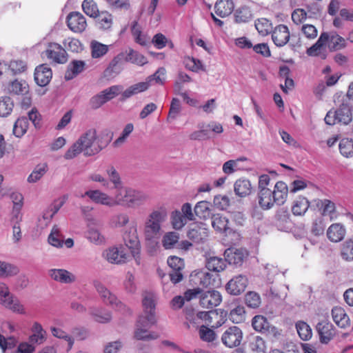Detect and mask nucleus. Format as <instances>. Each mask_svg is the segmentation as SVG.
I'll return each instance as SVG.
<instances>
[{
	"instance_id": "nucleus-64",
	"label": "nucleus",
	"mask_w": 353,
	"mask_h": 353,
	"mask_svg": "<svg viewBox=\"0 0 353 353\" xmlns=\"http://www.w3.org/2000/svg\"><path fill=\"white\" fill-rule=\"evenodd\" d=\"M216 339V334L212 328L205 325H200V339L208 343L213 342Z\"/></svg>"
},
{
	"instance_id": "nucleus-57",
	"label": "nucleus",
	"mask_w": 353,
	"mask_h": 353,
	"mask_svg": "<svg viewBox=\"0 0 353 353\" xmlns=\"http://www.w3.org/2000/svg\"><path fill=\"white\" fill-rule=\"evenodd\" d=\"M341 255L346 261H353V240L352 239L345 241L341 245Z\"/></svg>"
},
{
	"instance_id": "nucleus-25",
	"label": "nucleus",
	"mask_w": 353,
	"mask_h": 353,
	"mask_svg": "<svg viewBox=\"0 0 353 353\" xmlns=\"http://www.w3.org/2000/svg\"><path fill=\"white\" fill-rule=\"evenodd\" d=\"M84 195L88 196L95 203L110 208L114 206L113 197L99 190H88Z\"/></svg>"
},
{
	"instance_id": "nucleus-10",
	"label": "nucleus",
	"mask_w": 353,
	"mask_h": 353,
	"mask_svg": "<svg viewBox=\"0 0 353 353\" xmlns=\"http://www.w3.org/2000/svg\"><path fill=\"white\" fill-rule=\"evenodd\" d=\"M94 286L105 303L110 305L117 310H125V305L121 301H119L117 297L114 294H112L102 283L99 281H94Z\"/></svg>"
},
{
	"instance_id": "nucleus-54",
	"label": "nucleus",
	"mask_w": 353,
	"mask_h": 353,
	"mask_svg": "<svg viewBox=\"0 0 353 353\" xmlns=\"http://www.w3.org/2000/svg\"><path fill=\"white\" fill-rule=\"evenodd\" d=\"M234 17L237 23H247L252 19V13L250 7L242 6L236 10Z\"/></svg>"
},
{
	"instance_id": "nucleus-52",
	"label": "nucleus",
	"mask_w": 353,
	"mask_h": 353,
	"mask_svg": "<svg viewBox=\"0 0 353 353\" xmlns=\"http://www.w3.org/2000/svg\"><path fill=\"white\" fill-rule=\"evenodd\" d=\"M109 47L97 41H92L90 43L91 56L93 59H99L108 52Z\"/></svg>"
},
{
	"instance_id": "nucleus-20",
	"label": "nucleus",
	"mask_w": 353,
	"mask_h": 353,
	"mask_svg": "<svg viewBox=\"0 0 353 353\" xmlns=\"http://www.w3.org/2000/svg\"><path fill=\"white\" fill-rule=\"evenodd\" d=\"M314 203L323 216H329L332 221L337 217L336 206L334 202L330 199H314Z\"/></svg>"
},
{
	"instance_id": "nucleus-22",
	"label": "nucleus",
	"mask_w": 353,
	"mask_h": 353,
	"mask_svg": "<svg viewBox=\"0 0 353 353\" xmlns=\"http://www.w3.org/2000/svg\"><path fill=\"white\" fill-rule=\"evenodd\" d=\"M252 325L254 330L258 332L265 334L276 335L277 330L272 326L268 319L262 315H256L252 320Z\"/></svg>"
},
{
	"instance_id": "nucleus-23",
	"label": "nucleus",
	"mask_w": 353,
	"mask_h": 353,
	"mask_svg": "<svg viewBox=\"0 0 353 353\" xmlns=\"http://www.w3.org/2000/svg\"><path fill=\"white\" fill-rule=\"evenodd\" d=\"M248 283L245 276L238 275L232 278L226 285V290L233 295H239L245 290Z\"/></svg>"
},
{
	"instance_id": "nucleus-7",
	"label": "nucleus",
	"mask_w": 353,
	"mask_h": 353,
	"mask_svg": "<svg viewBox=\"0 0 353 353\" xmlns=\"http://www.w3.org/2000/svg\"><path fill=\"white\" fill-rule=\"evenodd\" d=\"M123 86L114 85L104 89L90 100V105L92 109H98L103 104L117 97L122 91Z\"/></svg>"
},
{
	"instance_id": "nucleus-21",
	"label": "nucleus",
	"mask_w": 353,
	"mask_h": 353,
	"mask_svg": "<svg viewBox=\"0 0 353 353\" xmlns=\"http://www.w3.org/2000/svg\"><path fill=\"white\" fill-rule=\"evenodd\" d=\"M48 274L51 279L63 284H70L76 281V276L65 269L52 268Z\"/></svg>"
},
{
	"instance_id": "nucleus-55",
	"label": "nucleus",
	"mask_w": 353,
	"mask_h": 353,
	"mask_svg": "<svg viewBox=\"0 0 353 353\" xmlns=\"http://www.w3.org/2000/svg\"><path fill=\"white\" fill-rule=\"evenodd\" d=\"M255 28L262 36H266L273 30L272 23L265 18L258 19L255 21Z\"/></svg>"
},
{
	"instance_id": "nucleus-59",
	"label": "nucleus",
	"mask_w": 353,
	"mask_h": 353,
	"mask_svg": "<svg viewBox=\"0 0 353 353\" xmlns=\"http://www.w3.org/2000/svg\"><path fill=\"white\" fill-rule=\"evenodd\" d=\"M245 311L242 305H237L231 310L229 314L230 320L234 323H239L245 320Z\"/></svg>"
},
{
	"instance_id": "nucleus-43",
	"label": "nucleus",
	"mask_w": 353,
	"mask_h": 353,
	"mask_svg": "<svg viewBox=\"0 0 353 353\" xmlns=\"http://www.w3.org/2000/svg\"><path fill=\"white\" fill-rule=\"evenodd\" d=\"M20 272L19 268L13 263L0 261V278H10L17 276Z\"/></svg>"
},
{
	"instance_id": "nucleus-31",
	"label": "nucleus",
	"mask_w": 353,
	"mask_h": 353,
	"mask_svg": "<svg viewBox=\"0 0 353 353\" xmlns=\"http://www.w3.org/2000/svg\"><path fill=\"white\" fill-rule=\"evenodd\" d=\"M31 332L32 334L28 339L30 343L41 345L46 341V331L43 328L40 323L37 321L33 322L31 327Z\"/></svg>"
},
{
	"instance_id": "nucleus-18",
	"label": "nucleus",
	"mask_w": 353,
	"mask_h": 353,
	"mask_svg": "<svg viewBox=\"0 0 353 353\" xmlns=\"http://www.w3.org/2000/svg\"><path fill=\"white\" fill-rule=\"evenodd\" d=\"M99 223L87 225L85 238L95 245H102L106 243V238L99 228Z\"/></svg>"
},
{
	"instance_id": "nucleus-63",
	"label": "nucleus",
	"mask_w": 353,
	"mask_h": 353,
	"mask_svg": "<svg viewBox=\"0 0 353 353\" xmlns=\"http://www.w3.org/2000/svg\"><path fill=\"white\" fill-rule=\"evenodd\" d=\"M131 32L137 43L141 46H144L147 43V39L145 35L142 34L141 28L138 22L134 21L131 26Z\"/></svg>"
},
{
	"instance_id": "nucleus-60",
	"label": "nucleus",
	"mask_w": 353,
	"mask_h": 353,
	"mask_svg": "<svg viewBox=\"0 0 353 353\" xmlns=\"http://www.w3.org/2000/svg\"><path fill=\"white\" fill-rule=\"evenodd\" d=\"M296 328L299 336L302 340L307 341L312 337V330L307 323L299 321L296 324Z\"/></svg>"
},
{
	"instance_id": "nucleus-39",
	"label": "nucleus",
	"mask_w": 353,
	"mask_h": 353,
	"mask_svg": "<svg viewBox=\"0 0 353 353\" xmlns=\"http://www.w3.org/2000/svg\"><path fill=\"white\" fill-rule=\"evenodd\" d=\"M310 203L308 199L304 196L297 197L292 203L291 210L292 214L296 216H303L308 208Z\"/></svg>"
},
{
	"instance_id": "nucleus-5",
	"label": "nucleus",
	"mask_w": 353,
	"mask_h": 353,
	"mask_svg": "<svg viewBox=\"0 0 353 353\" xmlns=\"http://www.w3.org/2000/svg\"><path fill=\"white\" fill-rule=\"evenodd\" d=\"M156 316L150 314L149 316H139L136 323L134 336L137 340L150 341L157 339L159 336L150 332V328L157 323Z\"/></svg>"
},
{
	"instance_id": "nucleus-38",
	"label": "nucleus",
	"mask_w": 353,
	"mask_h": 353,
	"mask_svg": "<svg viewBox=\"0 0 353 353\" xmlns=\"http://www.w3.org/2000/svg\"><path fill=\"white\" fill-rule=\"evenodd\" d=\"M332 316L333 321L339 327L345 328L350 325V318L341 307H334L332 310Z\"/></svg>"
},
{
	"instance_id": "nucleus-27",
	"label": "nucleus",
	"mask_w": 353,
	"mask_h": 353,
	"mask_svg": "<svg viewBox=\"0 0 353 353\" xmlns=\"http://www.w3.org/2000/svg\"><path fill=\"white\" fill-rule=\"evenodd\" d=\"M52 77L51 68L47 64L37 66L34 70V80L37 85L43 87L47 85Z\"/></svg>"
},
{
	"instance_id": "nucleus-62",
	"label": "nucleus",
	"mask_w": 353,
	"mask_h": 353,
	"mask_svg": "<svg viewBox=\"0 0 353 353\" xmlns=\"http://www.w3.org/2000/svg\"><path fill=\"white\" fill-rule=\"evenodd\" d=\"M339 150L343 157H352L353 156V140L343 139L339 143Z\"/></svg>"
},
{
	"instance_id": "nucleus-35",
	"label": "nucleus",
	"mask_w": 353,
	"mask_h": 353,
	"mask_svg": "<svg viewBox=\"0 0 353 353\" xmlns=\"http://www.w3.org/2000/svg\"><path fill=\"white\" fill-rule=\"evenodd\" d=\"M149 88L148 82H139L135 84H133L123 90L122 89L121 94V100L125 101L127 99L132 97V96L141 93L142 92L145 91Z\"/></svg>"
},
{
	"instance_id": "nucleus-41",
	"label": "nucleus",
	"mask_w": 353,
	"mask_h": 353,
	"mask_svg": "<svg viewBox=\"0 0 353 353\" xmlns=\"http://www.w3.org/2000/svg\"><path fill=\"white\" fill-rule=\"evenodd\" d=\"M328 39V33L322 32L316 41L310 48H307L306 52L308 56L316 57L321 54V51L325 48Z\"/></svg>"
},
{
	"instance_id": "nucleus-36",
	"label": "nucleus",
	"mask_w": 353,
	"mask_h": 353,
	"mask_svg": "<svg viewBox=\"0 0 353 353\" xmlns=\"http://www.w3.org/2000/svg\"><path fill=\"white\" fill-rule=\"evenodd\" d=\"M211 225L212 228L219 233H227L230 231L228 219L220 214H213Z\"/></svg>"
},
{
	"instance_id": "nucleus-50",
	"label": "nucleus",
	"mask_w": 353,
	"mask_h": 353,
	"mask_svg": "<svg viewBox=\"0 0 353 353\" xmlns=\"http://www.w3.org/2000/svg\"><path fill=\"white\" fill-rule=\"evenodd\" d=\"M48 171L46 163L38 164L28 176L27 181L30 183L38 182L46 174Z\"/></svg>"
},
{
	"instance_id": "nucleus-56",
	"label": "nucleus",
	"mask_w": 353,
	"mask_h": 353,
	"mask_svg": "<svg viewBox=\"0 0 353 353\" xmlns=\"http://www.w3.org/2000/svg\"><path fill=\"white\" fill-rule=\"evenodd\" d=\"M129 220V216L126 213L121 212L112 216L109 223L112 228H122L128 223Z\"/></svg>"
},
{
	"instance_id": "nucleus-13",
	"label": "nucleus",
	"mask_w": 353,
	"mask_h": 353,
	"mask_svg": "<svg viewBox=\"0 0 353 353\" xmlns=\"http://www.w3.org/2000/svg\"><path fill=\"white\" fill-rule=\"evenodd\" d=\"M102 256L109 263L117 265L126 263L130 257L122 245L106 249L103 251Z\"/></svg>"
},
{
	"instance_id": "nucleus-51",
	"label": "nucleus",
	"mask_w": 353,
	"mask_h": 353,
	"mask_svg": "<svg viewBox=\"0 0 353 353\" xmlns=\"http://www.w3.org/2000/svg\"><path fill=\"white\" fill-rule=\"evenodd\" d=\"M28 125V119L26 117H22L19 118L14 124L13 134L17 138L22 137L26 133Z\"/></svg>"
},
{
	"instance_id": "nucleus-2",
	"label": "nucleus",
	"mask_w": 353,
	"mask_h": 353,
	"mask_svg": "<svg viewBox=\"0 0 353 353\" xmlns=\"http://www.w3.org/2000/svg\"><path fill=\"white\" fill-rule=\"evenodd\" d=\"M167 219L168 211L164 207L154 210L149 214L143 225V235L146 241H150L158 236L161 225Z\"/></svg>"
},
{
	"instance_id": "nucleus-49",
	"label": "nucleus",
	"mask_w": 353,
	"mask_h": 353,
	"mask_svg": "<svg viewBox=\"0 0 353 353\" xmlns=\"http://www.w3.org/2000/svg\"><path fill=\"white\" fill-rule=\"evenodd\" d=\"M205 266L211 272H219L223 270L226 266L225 259L217 256H210L207 259Z\"/></svg>"
},
{
	"instance_id": "nucleus-42",
	"label": "nucleus",
	"mask_w": 353,
	"mask_h": 353,
	"mask_svg": "<svg viewBox=\"0 0 353 353\" xmlns=\"http://www.w3.org/2000/svg\"><path fill=\"white\" fill-rule=\"evenodd\" d=\"M123 57V53H120L113 58L108 67L105 70L106 76L114 77L119 74L122 71V62Z\"/></svg>"
},
{
	"instance_id": "nucleus-6",
	"label": "nucleus",
	"mask_w": 353,
	"mask_h": 353,
	"mask_svg": "<svg viewBox=\"0 0 353 353\" xmlns=\"http://www.w3.org/2000/svg\"><path fill=\"white\" fill-rule=\"evenodd\" d=\"M324 120L330 125L337 123L347 125L352 120V110L347 104L343 103L337 110L328 111Z\"/></svg>"
},
{
	"instance_id": "nucleus-58",
	"label": "nucleus",
	"mask_w": 353,
	"mask_h": 353,
	"mask_svg": "<svg viewBox=\"0 0 353 353\" xmlns=\"http://www.w3.org/2000/svg\"><path fill=\"white\" fill-rule=\"evenodd\" d=\"M126 53L127 54L125 58L126 61H130L139 65H143L148 62L143 55L132 49H129L128 51H126Z\"/></svg>"
},
{
	"instance_id": "nucleus-47",
	"label": "nucleus",
	"mask_w": 353,
	"mask_h": 353,
	"mask_svg": "<svg viewBox=\"0 0 353 353\" xmlns=\"http://www.w3.org/2000/svg\"><path fill=\"white\" fill-rule=\"evenodd\" d=\"M327 46L330 51H336L344 48L345 39L336 33L328 34Z\"/></svg>"
},
{
	"instance_id": "nucleus-4",
	"label": "nucleus",
	"mask_w": 353,
	"mask_h": 353,
	"mask_svg": "<svg viewBox=\"0 0 353 353\" xmlns=\"http://www.w3.org/2000/svg\"><path fill=\"white\" fill-rule=\"evenodd\" d=\"M122 239L124 245L129 250L137 264H140L141 243L137 225L134 224L128 227L123 232Z\"/></svg>"
},
{
	"instance_id": "nucleus-61",
	"label": "nucleus",
	"mask_w": 353,
	"mask_h": 353,
	"mask_svg": "<svg viewBox=\"0 0 353 353\" xmlns=\"http://www.w3.org/2000/svg\"><path fill=\"white\" fill-rule=\"evenodd\" d=\"M83 12L90 17H97L99 15V9L93 0H84L82 3Z\"/></svg>"
},
{
	"instance_id": "nucleus-53",
	"label": "nucleus",
	"mask_w": 353,
	"mask_h": 353,
	"mask_svg": "<svg viewBox=\"0 0 353 353\" xmlns=\"http://www.w3.org/2000/svg\"><path fill=\"white\" fill-rule=\"evenodd\" d=\"M170 220L172 228L176 230L182 229L190 221L179 210H175L172 212Z\"/></svg>"
},
{
	"instance_id": "nucleus-48",
	"label": "nucleus",
	"mask_w": 353,
	"mask_h": 353,
	"mask_svg": "<svg viewBox=\"0 0 353 353\" xmlns=\"http://www.w3.org/2000/svg\"><path fill=\"white\" fill-rule=\"evenodd\" d=\"M179 234L176 232H168L162 237L161 244L165 250L174 249L179 244Z\"/></svg>"
},
{
	"instance_id": "nucleus-16",
	"label": "nucleus",
	"mask_w": 353,
	"mask_h": 353,
	"mask_svg": "<svg viewBox=\"0 0 353 353\" xmlns=\"http://www.w3.org/2000/svg\"><path fill=\"white\" fill-rule=\"evenodd\" d=\"M48 59L57 63H65L67 61V53L62 46L57 43H50L45 51Z\"/></svg>"
},
{
	"instance_id": "nucleus-8",
	"label": "nucleus",
	"mask_w": 353,
	"mask_h": 353,
	"mask_svg": "<svg viewBox=\"0 0 353 353\" xmlns=\"http://www.w3.org/2000/svg\"><path fill=\"white\" fill-rule=\"evenodd\" d=\"M228 312L222 309H212L208 312L200 311V320L207 326L218 328L224 324Z\"/></svg>"
},
{
	"instance_id": "nucleus-9",
	"label": "nucleus",
	"mask_w": 353,
	"mask_h": 353,
	"mask_svg": "<svg viewBox=\"0 0 353 353\" xmlns=\"http://www.w3.org/2000/svg\"><path fill=\"white\" fill-rule=\"evenodd\" d=\"M97 139V130L94 128L88 130L78 139L77 141L83 149L85 155H94L101 150V148L96 145Z\"/></svg>"
},
{
	"instance_id": "nucleus-14",
	"label": "nucleus",
	"mask_w": 353,
	"mask_h": 353,
	"mask_svg": "<svg viewBox=\"0 0 353 353\" xmlns=\"http://www.w3.org/2000/svg\"><path fill=\"white\" fill-rule=\"evenodd\" d=\"M243 339V332L237 326H231L227 329L221 336L223 344L230 348L239 346Z\"/></svg>"
},
{
	"instance_id": "nucleus-34",
	"label": "nucleus",
	"mask_w": 353,
	"mask_h": 353,
	"mask_svg": "<svg viewBox=\"0 0 353 353\" xmlns=\"http://www.w3.org/2000/svg\"><path fill=\"white\" fill-rule=\"evenodd\" d=\"M273 193L270 188L259 190L258 200L259 206L263 210H269L275 204L272 201Z\"/></svg>"
},
{
	"instance_id": "nucleus-28",
	"label": "nucleus",
	"mask_w": 353,
	"mask_h": 353,
	"mask_svg": "<svg viewBox=\"0 0 353 353\" xmlns=\"http://www.w3.org/2000/svg\"><path fill=\"white\" fill-rule=\"evenodd\" d=\"M272 191L273 193L272 201L276 205H283L285 202L288 194V188L286 183L281 181H277Z\"/></svg>"
},
{
	"instance_id": "nucleus-26",
	"label": "nucleus",
	"mask_w": 353,
	"mask_h": 353,
	"mask_svg": "<svg viewBox=\"0 0 353 353\" xmlns=\"http://www.w3.org/2000/svg\"><path fill=\"white\" fill-rule=\"evenodd\" d=\"M316 330L322 343H328L335 335L334 325L327 321L319 322L316 325Z\"/></svg>"
},
{
	"instance_id": "nucleus-45",
	"label": "nucleus",
	"mask_w": 353,
	"mask_h": 353,
	"mask_svg": "<svg viewBox=\"0 0 353 353\" xmlns=\"http://www.w3.org/2000/svg\"><path fill=\"white\" fill-rule=\"evenodd\" d=\"M9 91L16 95L28 94L29 90V85L24 80L16 79L12 81L8 87Z\"/></svg>"
},
{
	"instance_id": "nucleus-12",
	"label": "nucleus",
	"mask_w": 353,
	"mask_h": 353,
	"mask_svg": "<svg viewBox=\"0 0 353 353\" xmlns=\"http://www.w3.org/2000/svg\"><path fill=\"white\" fill-rule=\"evenodd\" d=\"M94 286L105 303L110 305L117 310H125V305L121 301H119L117 297L114 294H112L102 283L99 281H94Z\"/></svg>"
},
{
	"instance_id": "nucleus-1",
	"label": "nucleus",
	"mask_w": 353,
	"mask_h": 353,
	"mask_svg": "<svg viewBox=\"0 0 353 353\" xmlns=\"http://www.w3.org/2000/svg\"><path fill=\"white\" fill-rule=\"evenodd\" d=\"M113 199L114 206L137 208L143 205L149 197L146 193L133 188H119Z\"/></svg>"
},
{
	"instance_id": "nucleus-11",
	"label": "nucleus",
	"mask_w": 353,
	"mask_h": 353,
	"mask_svg": "<svg viewBox=\"0 0 353 353\" xmlns=\"http://www.w3.org/2000/svg\"><path fill=\"white\" fill-rule=\"evenodd\" d=\"M94 286L105 303L110 305L117 310H125V305L121 301H119L117 297L114 294H112L102 283L99 281H94Z\"/></svg>"
},
{
	"instance_id": "nucleus-17",
	"label": "nucleus",
	"mask_w": 353,
	"mask_h": 353,
	"mask_svg": "<svg viewBox=\"0 0 353 353\" xmlns=\"http://www.w3.org/2000/svg\"><path fill=\"white\" fill-rule=\"evenodd\" d=\"M67 24L72 32L77 33L83 32L87 27L85 17L79 12H72L68 15Z\"/></svg>"
},
{
	"instance_id": "nucleus-19",
	"label": "nucleus",
	"mask_w": 353,
	"mask_h": 353,
	"mask_svg": "<svg viewBox=\"0 0 353 353\" xmlns=\"http://www.w3.org/2000/svg\"><path fill=\"white\" fill-rule=\"evenodd\" d=\"M225 261L230 264L241 266L248 256V251L244 248H230L225 252Z\"/></svg>"
},
{
	"instance_id": "nucleus-24",
	"label": "nucleus",
	"mask_w": 353,
	"mask_h": 353,
	"mask_svg": "<svg viewBox=\"0 0 353 353\" xmlns=\"http://www.w3.org/2000/svg\"><path fill=\"white\" fill-rule=\"evenodd\" d=\"M290 34L287 26L280 24L274 28L272 32V39L274 43L278 47H283L289 41Z\"/></svg>"
},
{
	"instance_id": "nucleus-32",
	"label": "nucleus",
	"mask_w": 353,
	"mask_h": 353,
	"mask_svg": "<svg viewBox=\"0 0 353 353\" xmlns=\"http://www.w3.org/2000/svg\"><path fill=\"white\" fill-rule=\"evenodd\" d=\"M89 314L92 319L99 323H108L112 320L111 312L103 307H90L89 309Z\"/></svg>"
},
{
	"instance_id": "nucleus-29",
	"label": "nucleus",
	"mask_w": 353,
	"mask_h": 353,
	"mask_svg": "<svg viewBox=\"0 0 353 353\" xmlns=\"http://www.w3.org/2000/svg\"><path fill=\"white\" fill-rule=\"evenodd\" d=\"M142 304L143 306V314L141 316H149L150 314L155 315V305L157 301V296L152 292H144L143 293Z\"/></svg>"
},
{
	"instance_id": "nucleus-46",
	"label": "nucleus",
	"mask_w": 353,
	"mask_h": 353,
	"mask_svg": "<svg viewBox=\"0 0 353 353\" xmlns=\"http://www.w3.org/2000/svg\"><path fill=\"white\" fill-rule=\"evenodd\" d=\"M50 245L57 248H61L63 245V236L58 225H54L48 237Z\"/></svg>"
},
{
	"instance_id": "nucleus-30",
	"label": "nucleus",
	"mask_w": 353,
	"mask_h": 353,
	"mask_svg": "<svg viewBox=\"0 0 353 353\" xmlns=\"http://www.w3.org/2000/svg\"><path fill=\"white\" fill-rule=\"evenodd\" d=\"M345 234L346 230L345 227L339 223L331 224L327 230V239L334 243L341 241Z\"/></svg>"
},
{
	"instance_id": "nucleus-15",
	"label": "nucleus",
	"mask_w": 353,
	"mask_h": 353,
	"mask_svg": "<svg viewBox=\"0 0 353 353\" xmlns=\"http://www.w3.org/2000/svg\"><path fill=\"white\" fill-rule=\"evenodd\" d=\"M222 301L219 292L212 290L204 291L200 289V306L203 308L213 309L219 305Z\"/></svg>"
},
{
	"instance_id": "nucleus-33",
	"label": "nucleus",
	"mask_w": 353,
	"mask_h": 353,
	"mask_svg": "<svg viewBox=\"0 0 353 353\" xmlns=\"http://www.w3.org/2000/svg\"><path fill=\"white\" fill-rule=\"evenodd\" d=\"M185 313L186 319L185 325L186 327L190 330L197 331L199 330V311L187 304L185 308Z\"/></svg>"
},
{
	"instance_id": "nucleus-3",
	"label": "nucleus",
	"mask_w": 353,
	"mask_h": 353,
	"mask_svg": "<svg viewBox=\"0 0 353 353\" xmlns=\"http://www.w3.org/2000/svg\"><path fill=\"white\" fill-rule=\"evenodd\" d=\"M0 303L13 313L21 315L27 314L25 305L18 297L10 292L9 287L3 282L0 283Z\"/></svg>"
},
{
	"instance_id": "nucleus-40",
	"label": "nucleus",
	"mask_w": 353,
	"mask_h": 353,
	"mask_svg": "<svg viewBox=\"0 0 353 353\" xmlns=\"http://www.w3.org/2000/svg\"><path fill=\"white\" fill-rule=\"evenodd\" d=\"M85 63L81 60L72 61L65 73V79L68 81L73 79L85 70Z\"/></svg>"
},
{
	"instance_id": "nucleus-44",
	"label": "nucleus",
	"mask_w": 353,
	"mask_h": 353,
	"mask_svg": "<svg viewBox=\"0 0 353 353\" xmlns=\"http://www.w3.org/2000/svg\"><path fill=\"white\" fill-rule=\"evenodd\" d=\"M234 189L237 196L245 197L251 193L252 185L248 179H240L234 183Z\"/></svg>"
},
{
	"instance_id": "nucleus-37",
	"label": "nucleus",
	"mask_w": 353,
	"mask_h": 353,
	"mask_svg": "<svg viewBox=\"0 0 353 353\" xmlns=\"http://www.w3.org/2000/svg\"><path fill=\"white\" fill-rule=\"evenodd\" d=\"M234 8L233 0H219L215 6V13L217 16L224 18L232 14Z\"/></svg>"
}]
</instances>
